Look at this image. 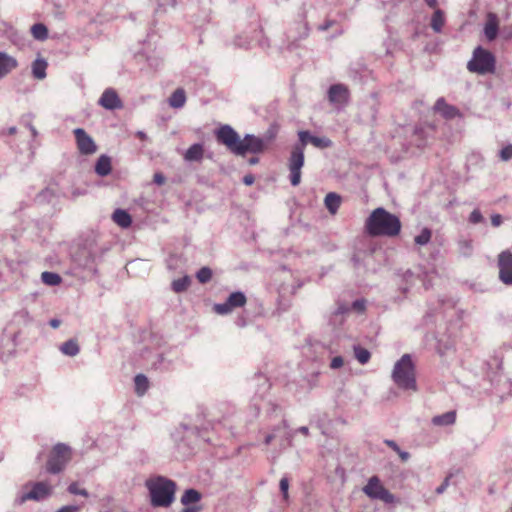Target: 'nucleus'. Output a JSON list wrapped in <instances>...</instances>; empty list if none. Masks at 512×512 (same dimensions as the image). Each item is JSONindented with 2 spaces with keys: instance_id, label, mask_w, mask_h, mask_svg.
Returning a JSON list of instances; mask_svg holds the SVG:
<instances>
[{
  "instance_id": "obj_1",
  "label": "nucleus",
  "mask_w": 512,
  "mask_h": 512,
  "mask_svg": "<svg viewBox=\"0 0 512 512\" xmlns=\"http://www.w3.org/2000/svg\"><path fill=\"white\" fill-rule=\"evenodd\" d=\"M216 140L227 147V149L235 155L244 156L246 153L259 154L262 153L268 142L272 137L267 140L257 137L253 134H246L243 139L239 134L230 126L222 125L215 131Z\"/></svg>"
},
{
  "instance_id": "obj_57",
  "label": "nucleus",
  "mask_w": 512,
  "mask_h": 512,
  "mask_svg": "<svg viewBox=\"0 0 512 512\" xmlns=\"http://www.w3.org/2000/svg\"><path fill=\"white\" fill-rule=\"evenodd\" d=\"M397 454L403 461H407L410 458V454L406 451H402L401 449L397 452Z\"/></svg>"
},
{
  "instance_id": "obj_11",
  "label": "nucleus",
  "mask_w": 512,
  "mask_h": 512,
  "mask_svg": "<svg viewBox=\"0 0 512 512\" xmlns=\"http://www.w3.org/2000/svg\"><path fill=\"white\" fill-rule=\"evenodd\" d=\"M52 493V486L47 482L39 481L32 483V488L26 493H22L18 498L17 502L23 504L28 500L41 501Z\"/></svg>"
},
{
  "instance_id": "obj_10",
  "label": "nucleus",
  "mask_w": 512,
  "mask_h": 512,
  "mask_svg": "<svg viewBox=\"0 0 512 512\" xmlns=\"http://www.w3.org/2000/svg\"><path fill=\"white\" fill-rule=\"evenodd\" d=\"M74 263L81 269L85 270L88 274L97 273L96 254L89 248L79 249L73 257Z\"/></svg>"
},
{
  "instance_id": "obj_7",
  "label": "nucleus",
  "mask_w": 512,
  "mask_h": 512,
  "mask_svg": "<svg viewBox=\"0 0 512 512\" xmlns=\"http://www.w3.org/2000/svg\"><path fill=\"white\" fill-rule=\"evenodd\" d=\"M70 460L71 448L64 443H58L50 452L46 464V470L51 474H58L64 470Z\"/></svg>"
},
{
  "instance_id": "obj_6",
  "label": "nucleus",
  "mask_w": 512,
  "mask_h": 512,
  "mask_svg": "<svg viewBox=\"0 0 512 512\" xmlns=\"http://www.w3.org/2000/svg\"><path fill=\"white\" fill-rule=\"evenodd\" d=\"M496 59L492 52L477 46L472 58L467 63V69L472 73L486 75L495 71Z\"/></svg>"
},
{
  "instance_id": "obj_42",
  "label": "nucleus",
  "mask_w": 512,
  "mask_h": 512,
  "mask_svg": "<svg viewBox=\"0 0 512 512\" xmlns=\"http://www.w3.org/2000/svg\"><path fill=\"white\" fill-rule=\"evenodd\" d=\"M67 490H68V492L70 494H73V495H80V496H83V497H88L89 496L88 491L86 489H84V488H79L78 483H76V482L71 483L68 486Z\"/></svg>"
},
{
  "instance_id": "obj_29",
  "label": "nucleus",
  "mask_w": 512,
  "mask_h": 512,
  "mask_svg": "<svg viewBox=\"0 0 512 512\" xmlns=\"http://www.w3.org/2000/svg\"><path fill=\"white\" fill-rule=\"evenodd\" d=\"M445 24V16L444 12L440 9H437L434 11L432 17H431V28L434 32L440 33L442 31V28Z\"/></svg>"
},
{
  "instance_id": "obj_59",
  "label": "nucleus",
  "mask_w": 512,
  "mask_h": 512,
  "mask_svg": "<svg viewBox=\"0 0 512 512\" xmlns=\"http://www.w3.org/2000/svg\"><path fill=\"white\" fill-rule=\"evenodd\" d=\"M50 326L54 329L58 328L61 324V321L59 319H51L50 322H49Z\"/></svg>"
},
{
  "instance_id": "obj_61",
  "label": "nucleus",
  "mask_w": 512,
  "mask_h": 512,
  "mask_svg": "<svg viewBox=\"0 0 512 512\" xmlns=\"http://www.w3.org/2000/svg\"><path fill=\"white\" fill-rule=\"evenodd\" d=\"M198 511H199V507H195V506L186 507L182 510V512H198Z\"/></svg>"
},
{
  "instance_id": "obj_39",
  "label": "nucleus",
  "mask_w": 512,
  "mask_h": 512,
  "mask_svg": "<svg viewBox=\"0 0 512 512\" xmlns=\"http://www.w3.org/2000/svg\"><path fill=\"white\" fill-rule=\"evenodd\" d=\"M56 196V192L53 188H45L37 195L38 202H51L52 199Z\"/></svg>"
},
{
  "instance_id": "obj_35",
  "label": "nucleus",
  "mask_w": 512,
  "mask_h": 512,
  "mask_svg": "<svg viewBox=\"0 0 512 512\" xmlns=\"http://www.w3.org/2000/svg\"><path fill=\"white\" fill-rule=\"evenodd\" d=\"M432 237V231L429 228H423L421 232L415 236L414 242L418 246H425L427 245Z\"/></svg>"
},
{
  "instance_id": "obj_3",
  "label": "nucleus",
  "mask_w": 512,
  "mask_h": 512,
  "mask_svg": "<svg viewBox=\"0 0 512 512\" xmlns=\"http://www.w3.org/2000/svg\"><path fill=\"white\" fill-rule=\"evenodd\" d=\"M153 507H169L175 500L176 483L164 476H156L146 480Z\"/></svg>"
},
{
  "instance_id": "obj_45",
  "label": "nucleus",
  "mask_w": 512,
  "mask_h": 512,
  "mask_svg": "<svg viewBox=\"0 0 512 512\" xmlns=\"http://www.w3.org/2000/svg\"><path fill=\"white\" fill-rule=\"evenodd\" d=\"M280 491L285 500L288 499L289 480L287 477H282L279 483Z\"/></svg>"
},
{
  "instance_id": "obj_56",
  "label": "nucleus",
  "mask_w": 512,
  "mask_h": 512,
  "mask_svg": "<svg viewBox=\"0 0 512 512\" xmlns=\"http://www.w3.org/2000/svg\"><path fill=\"white\" fill-rule=\"evenodd\" d=\"M154 182L158 185H162L165 182V177L161 173H156L154 175Z\"/></svg>"
},
{
  "instance_id": "obj_22",
  "label": "nucleus",
  "mask_w": 512,
  "mask_h": 512,
  "mask_svg": "<svg viewBox=\"0 0 512 512\" xmlns=\"http://www.w3.org/2000/svg\"><path fill=\"white\" fill-rule=\"evenodd\" d=\"M113 221L121 228H128L132 223L130 214L124 209H116L112 214Z\"/></svg>"
},
{
  "instance_id": "obj_60",
  "label": "nucleus",
  "mask_w": 512,
  "mask_h": 512,
  "mask_svg": "<svg viewBox=\"0 0 512 512\" xmlns=\"http://www.w3.org/2000/svg\"><path fill=\"white\" fill-rule=\"evenodd\" d=\"M299 433L303 434V435H308L309 434V429L307 426H301L298 428L297 430Z\"/></svg>"
},
{
  "instance_id": "obj_41",
  "label": "nucleus",
  "mask_w": 512,
  "mask_h": 512,
  "mask_svg": "<svg viewBox=\"0 0 512 512\" xmlns=\"http://www.w3.org/2000/svg\"><path fill=\"white\" fill-rule=\"evenodd\" d=\"M460 253L466 257L470 256L473 251L472 241L462 240L459 242Z\"/></svg>"
},
{
  "instance_id": "obj_38",
  "label": "nucleus",
  "mask_w": 512,
  "mask_h": 512,
  "mask_svg": "<svg viewBox=\"0 0 512 512\" xmlns=\"http://www.w3.org/2000/svg\"><path fill=\"white\" fill-rule=\"evenodd\" d=\"M196 278L200 283L205 284L211 280L212 270L209 267H202L196 273Z\"/></svg>"
},
{
  "instance_id": "obj_48",
  "label": "nucleus",
  "mask_w": 512,
  "mask_h": 512,
  "mask_svg": "<svg viewBox=\"0 0 512 512\" xmlns=\"http://www.w3.org/2000/svg\"><path fill=\"white\" fill-rule=\"evenodd\" d=\"M343 363H344L343 358L341 356H336V357L332 358L330 367L332 369H339L343 366Z\"/></svg>"
},
{
  "instance_id": "obj_54",
  "label": "nucleus",
  "mask_w": 512,
  "mask_h": 512,
  "mask_svg": "<svg viewBox=\"0 0 512 512\" xmlns=\"http://www.w3.org/2000/svg\"><path fill=\"white\" fill-rule=\"evenodd\" d=\"M384 443L390 447L391 449H393L396 453L400 450V447L398 446V444L393 441V440H385Z\"/></svg>"
},
{
  "instance_id": "obj_44",
  "label": "nucleus",
  "mask_w": 512,
  "mask_h": 512,
  "mask_svg": "<svg viewBox=\"0 0 512 512\" xmlns=\"http://www.w3.org/2000/svg\"><path fill=\"white\" fill-rule=\"evenodd\" d=\"M499 158L504 162L510 161L512 159V144L504 146L499 151Z\"/></svg>"
},
{
  "instance_id": "obj_28",
  "label": "nucleus",
  "mask_w": 512,
  "mask_h": 512,
  "mask_svg": "<svg viewBox=\"0 0 512 512\" xmlns=\"http://www.w3.org/2000/svg\"><path fill=\"white\" fill-rule=\"evenodd\" d=\"M201 493L196 489L190 488L185 490L184 494L181 497V503L184 506H189L190 504L197 503L201 500Z\"/></svg>"
},
{
  "instance_id": "obj_51",
  "label": "nucleus",
  "mask_w": 512,
  "mask_h": 512,
  "mask_svg": "<svg viewBox=\"0 0 512 512\" xmlns=\"http://www.w3.org/2000/svg\"><path fill=\"white\" fill-rule=\"evenodd\" d=\"M309 31H310V29H309L308 23L304 22L303 26H302V31L300 32L298 39L307 38L309 35Z\"/></svg>"
},
{
  "instance_id": "obj_55",
  "label": "nucleus",
  "mask_w": 512,
  "mask_h": 512,
  "mask_svg": "<svg viewBox=\"0 0 512 512\" xmlns=\"http://www.w3.org/2000/svg\"><path fill=\"white\" fill-rule=\"evenodd\" d=\"M255 178L252 174H247L243 177V183L247 186H250L254 183Z\"/></svg>"
},
{
  "instance_id": "obj_52",
  "label": "nucleus",
  "mask_w": 512,
  "mask_h": 512,
  "mask_svg": "<svg viewBox=\"0 0 512 512\" xmlns=\"http://www.w3.org/2000/svg\"><path fill=\"white\" fill-rule=\"evenodd\" d=\"M448 486H449V477H447L443 481V483L436 488V493L437 494H442L447 489Z\"/></svg>"
},
{
  "instance_id": "obj_9",
  "label": "nucleus",
  "mask_w": 512,
  "mask_h": 512,
  "mask_svg": "<svg viewBox=\"0 0 512 512\" xmlns=\"http://www.w3.org/2000/svg\"><path fill=\"white\" fill-rule=\"evenodd\" d=\"M363 492L371 499L381 500L385 504H393L396 497L387 490L380 482L377 476H372L363 487Z\"/></svg>"
},
{
  "instance_id": "obj_14",
  "label": "nucleus",
  "mask_w": 512,
  "mask_h": 512,
  "mask_svg": "<svg viewBox=\"0 0 512 512\" xmlns=\"http://www.w3.org/2000/svg\"><path fill=\"white\" fill-rule=\"evenodd\" d=\"M278 437L281 440L280 441L281 446L285 447V446H290L292 444V433L289 431L286 421H282V423L280 425L276 426L273 429L272 433L267 434L265 437L264 443L266 445H269L272 442V440H274Z\"/></svg>"
},
{
  "instance_id": "obj_16",
  "label": "nucleus",
  "mask_w": 512,
  "mask_h": 512,
  "mask_svg": "<svg viewBox=\"0 0 512 512\" xmlns=\"http://www.w3.org/2000/svg\"><path fill=\"white\" fill-rule=\"evenodd\" d=\"M349 90L343 84H333L328 89V99L336 105H344L348 102Z\"/></svg>"
},
{
  "instance_id": "obj_30",
  "label": "nucleus",
  "mask_w": 512,
  "mask_h": 512,
  "mask_svg": "<svg viewBox=\"0 0 512 512\" xmlns=\"http://www.w3.org/2000/svg\"><path fill=\"white\" fill-rule=\"evenodd\" d=\"M227 301H228V304L231 305L234 309V308L243 307L246 304L247 299L243 292L236 291L229 295V297L227 298Z\"/></svg>"
},
{
  "instance_id": "obj_21",
  "label": "nucleus",
  "mask_w": 512,
  "mask_h": 512,
  "mask_svg": "<svg viewBox=\"0 0 512 512\" xmlns=\"http://www.w3.org/2000/svg\"><path fill=\"white\" fill-rule=\"evenodd\" d=\"M204 155V148L201 143H195L191 145L184 154V159L186 161H201Z\"/></svg>"
},
{
  "instance_id": "obj_32",
  "label": "nucleus",
  "mask_w": 512,
  "mask_h": 512,
  "mask_svg": "<svg viewBox=\"0 0 512 512\" xmlns=\"http://www.w3.org/2000/svg\"><path fill=\"white\" fill-rule=\"evenodd\" d=\"M41 280L46 285L57 286L61 283L62 278L55 272L45 271L41 274Z\"/></svg>"
},
{
  "instance_id": "obj_24",
  "label": "nucleus",
  "mask_w": 512,
  "mask_h": 512,
  "mask_svg": "<svg viewBox=\"0 0 512 512\" xmlns=\"http://www.w3.org/2000/svg\"><path fill=\"white\" fill-rule=\"evenodd\" d=\"M456 420V413L454 411H448L441 415L434 416L432 418V423L435 426H449L454 424Z\"/></svg>"
},
{
  "instance_id": "obj_37",
  "label": "nucleus",
  "mask_w": 512,
  "mask_h": 512,
  "mask_svg": "<svg viewBox=\"0 0 512 512\" xmlns=\"http://www.w3.org/2000/svg\"><path fill=\"white\" fill-rule=\"evenodd\" d=\"M314 147L319 149H325L332 146V141L327 137L314 136L311 138V143Z\"/></svg>"
},
{
  "instance_id": "obj_64",
  "label": "nucleus",
  "mask_w": 512,
  "mask_h": 512,
  "mask_svg": "<svg viewBox=\"0 0 512 512\" xmlns=\"http://www.w3.org/2000/svg\"><path fill=\"white\" fill-rule=\"evenodd\" d=\"M259 162V158L258 157H251L249 160H248V163L250 165H255Z\"/></svg>"
},
{
  "instance_id": "obj_13",
  "label": "nucleus",
  "mask_w": 512,
  "mask_h": 512,
  "mask_svg": "<svg viewBox=\"0 0 512 512\" xmlns=\"http://www.w3.org/2000/svg\"><path fill=\"white\" fill-rule=\"evenodd\" d=\"M73 133L77 148L82 155H91L97 151L94 140L83 128H76Z\"/></svg>"
},
{
  "instance_id": "obj_43",
  "label": "nucleus",
  "mask_w": 512,
  "mask_h": 512,
  "mask_svg": "<svg viewBox=\"0 0 512 512\" xmlns=\"http://www.w3.org/2000/svg\"><path fill=\"white\" fill-rule=\"evenodd\" d=\"M468 221H469V223L476 225V224L485 222V218L483 217V215L479 209H474L470 213Z\"/></svg>"
},
{
  "instance_id": "obj_47",
  "label": "nucleus",
  "mask_w": 512,
  "mask_h": 512,
  "mask_svg": "<svg viewBox=\"0 0 512 512\" xmlns=\"http://www.w3.org/2000/svg\"><path fill=\"white\" fill-rule=\"evenodd\" d=\"M336 24V21L335 20H331V19H326L322 24H320L317 29L321 32H324L328 29H330L331 27H333L334 25Z\"/></svg>"
},
{
  "instance_id": "obj_26",
  "label": "nucleus",
  "mask_w": 512,
  "mask_h": 512,
  "mask_svg": "<svg viewBox=\"0 0 512 512\" xmlns=\"http://www.w3.org/2000/svg\"><path fill=\"white\" fill-rule=\"evenodd\" d=\"M324 203L327 210L331 214H335L341 204V197L337 193L330 192L325 196Z\"/></svg>"
},
{
  "instance_id": "obj_25",
  "label": "nucleus",
  "mask_w": 512,
  "mask_h": 512,
  "mask_svg": "<svg viewBox=\"0 0 512 512\" xmlns=\"http://www.w3.org/2000/svg\"><path fill=\"white\" fill-rule=\"evenodd\" d=\"M47 61L43 58H37L32 63V74L34 78L42 80L46 77Z\"/></svg>"
},
{
  "instance_id": "obj_40",
  "label": "nucleus",
  "mask_w": 512,
  "mask_h": 512,
  "mask_svg": "<svg viewBox=\"0 0 512 512\" xmlns=\"http://www.w3.org/2000/svg\"><path fill=\"white\" fill-rule=\"evenodd\" d=\"M213 309L219 315H227L233 310V307L226 300L224 303L215 304Z\"/></svg>"
},
{
  "instance_id": "obj_50",
  "label": "nucleus",
  "mask_w": 512,
  "mask_h": 512,
  "mask_svg": "<svg viewBox=\"0 0 512 512\" xmlns=\"http://www.w3.org/2000/svg\"><path fill=\"white\" fill-rule=\"evenodd\" d=\"M503 222V218L500 214H493L491 216V224L494 226V227H499Z\"/></svg>"
},
{
  "instance_id": "obj_34",
  "label": "nucleus",
  "mask_w": 512,
  "mask_h": 512,
  "mask_svg": "<svg viewBox=\"0 0 512 512\" xmlns=\"http://www.w3.org/2000/svg\"><path fill=\"white\" fill-rule=\"evenodd\" d=\"M135 391L138 395H143L148 389V379L143 374H138L134 378Z\"/></svg>"
},
{
  "instance_id": "obj_33",
  "label": "nucleus",
  "mask_w": 512,
  "mask_h": 512,
  "mask_svg": "<svg viewBox=\"0 0 512 512\" xmlns=\"http://www.w3.org/2000/svg\"><path fill=\"white\" fill-rule=\"evenodd\" d=\"M190 282L191 280L187 275L178 278L172 282V290L176 293H182L188 289Z\"/></svg>"
},
{
  "instance_id": "obj_27",
  "label": "nucleus",
  "mask_w": 512,
  "mask_h": 512,
  "mask_svg": "<svg viewBox=\"0 0 512 512\" xmlns=\"http://www.w3.org/2000/svg\"><path fill=\"white\" fill-rule=\"evenodd\" d=\"M60 351L69 357H74L80 352V347L75 339H69L61 344Z\"/></svg>"
},
{
  "instance_id": "obj_20",
  "label": "nucleus",
  "mask_w": 512,
  "mask_h": 512,
  "mask_svg": "<svg viewBox=\"0 0 512 512\" xmlns=\"http://www.w3.org/2000/svg\"><path fill=\"white\" fill-rule=\"evenodd\" d=\"M111 158L105 154L101 155L95 164V172L101 177H105L111 173Z\"/></svg>"
},
{
  "instance_id": "obj_18",
  "label": "nucleus",
  "mask_w": 512,
  "mask_h": 512,
  "mask_svg": "<svg viewBox=\"0 0 512 512\" xmlns=\"http://www.w3.org/2000/svg\"><path fill=\"white\" fill-rule=\"evenodd\" d=\"M434 109L446 119H453L459 114L458 109L455 106L447 104L444 98H439L436 101Z\"/></svg>"
},
{
  "instance_id": "obj_19",
  "label": "nucleus",
  "mask_w": 512,
  "mask_h": 512,
  "mask_svg": "<svg viewBox=\"0 0 512 512\" xmlns=\"http://www.w3.org/2000/svg\"><path fill=\"white\" fill-rule=\"evenodd\" d=\"M17 66L18 62L14 57L0 52V79L9 74Z\"/></svg>"
},
{
  "instance_id": "obj_31",
  "label": "nucleus",
  "mask_w": 512,
  "mask_h": 512,
  "mask_svg": "<svg viewBox=\"0 0 512 512\" xmlns=\"http://www.w3.org/2000/svg\"><path fill=\"white\" fill-rule=\"evenodd\" d=\"M31 33L36 40L44 41L48 37V29L42 23H36L31 27Z\"/></svg>"
},
{
  "instance_id": "obj_58",
  "label": "nucleus",
  "mask_w": 512,
  "mask_h": 512,
  "mask_svg": "<svg viewBox=\"0 0 512 512\" xmlns=\"http://www.w3.org/2000/svg\"><path fill=\"white\" fill-rule=\"evenodd\" d=\"M135 135H136V137H138L142 141L148 140V136H147V134L144 131L138 130L135 133Z\"/></svg>"
},
{
  "instance_id": "obj_36",
  "label": "nucleus",
  "mask_w": 512,
  "mask_h": 512,
  "mask_svg": "<svg viewBox=\"0 0 512 512\" xmlns=\"http://www.w3.org/2000/svg\"><path fill=\"white\" fill-rule=\"evenodd\" d=\"M354 353H355L356 359L361 364H366L371 357L370 352L367 349L360 347V346L354 347Z\"/></svg>"
},
{
  "instance_id": "obj_15",
  "label": "nucleus",
  "mask_w": 512,
  "mask_h": 512,
  "mask_svg": "<svg viewBox=\"0 0 512 512\" xmlns=\"http://www.w3.org/2000/svg\"><path fill=\"white\" fill-rule=\"evenodd\" d=\"M98 103L107 110H115L123 107V103L117 92L112 88H107L102 93Z\"/></svg>"
},
{
  "instance_id": "obj_12",
  "label": "nucleus",
  "mask_w": 512,
  "mask_h": 512,
  "mask_svg": "<svg viewBox=\"0 0 512 512\" xmlns=\"http://www.w3.org/2000/svg\"><path fill=\"white\" fill-rule=\"evenodd\" d=\"M499 279L506 285H512V253L502 251L498 255Z\"/></svg>"
},
{
  "instance_id": "obj_5",
  "label": "nucleus",
  "mask_w": 512,
  "mask_h": 512,
  "mask_svg": "<svg viewBox=\"0 0 512 512\" xmlns=\"http://www.w3.org/2000/svg\"><path fill=\"white\" fill-rule=\"evenodd\" d=\"M391 377L400 389L417 390L415 365L410 354H404L394 364Z\"/></svg>"
},
{
  "instance_id": "obj_46",
  "label": "nucleus",
  "mask_w": 512,
  "mask_h": 512,
  "mask_svg": "<svg viewBox=\"0 0 512 512\" xmlns=\"http://www.w3.org/2000/svg\"><path fill=\"white\" fill-rule=\"evenodd\" d=\"M366 302L364 299H356L352 303V308L359 313H362L365 310Z\"/></svg>"
},
{
  "instance_id": "obj_62",
  "label": "nucleus",
  "mask_w": 512,
  "mask_h": 512,
  "mask_svg": "<svg viewBox=\"0 0 512 512\" xmlns=\"http://www.w3.org/2000/svg\"><path fill=\"white\" fill-rule=\"evenodd\" d=\"M424 1L430 8H435L437 6V0H424Z\"/></svg>"
},
{
  "instance_id": "obj_17",
  "label": "nucleus",
  "mask_w": 512,
  "mask_h": 512,
  "mask_svg": "<svg viewBox=\"0 0 512 512\" xmlns=\"http://www.w3.org/2000/svg\"><path fill=\"white\" fill-rule=\"evenodd\" d=\"M499 30L498 17L494 13H488L487 20L484 25V34L488 41L496 39Z\"/></svg>"
},
{
  "instance_id": "obj_4",
  "label": "nucleus",
  "mask_w": 512,
  "mask_h": 512,
  "mask_svg": "<svg viewBox=\"0 0 512 512\" xmlns=\"http://www.w3.org/2000/svg\"><path fill=\"white\" fill-rule=\"evenodd\" d=\"M314 135L308 130L298 132L299 143L292 147L290 157L288 159V168L290 171V183L292 186H298L301 182V169L304 165V148L311 143Z\"/></svg>"
},
{
  "instance_id": "obj_8",
  "label": "nucleus",
  "mask_w": 512,
  "mask_h": 512,
  "mask_svg": "<svg viewBox=\"0 0 512 512\" xmlns=\"http://www.w3.org/2000/svg\"><path fill=\"white\" fill-rule=\"evenodd\" d=\"M172 437L179 448L187 447L188 449H191L198 438L208 441L202 435L198 426H192L185 423H181L179 425L172 434Z\"/></svg>"
},
{
  "instance_id": "obj_53",
  "label": "nucleus",
  "mask_w": 512,
  "mask_h": 512,
  "mask_svg": "<svg viewBox=\"0 0 512 512\" xmlns=\"http://www.w3.org/2000/svg\"><path fill=\"white\" fill-rule=\"evenodd\" d=\"M77 510H78L77 506L68 505V506L61 507L56 512H76Z\"/></svg>"
},
{
  "instance_id": "obj_23",
  "label": "nucleus",
  "mask_w": 512,
  "mask_h": 512,
  "mask_svg": "<svg viewBox=\"0 0 512 512\" xmlns=\"http://www.w3.org/2000/svg\"><path fill=\"white\" fill-rule=\"evenodd\" d=\"M168 102L172 108H176V109L182 108L186 102V93H185L184 89H182V88L176 89L169 97Z\"/></svg>"
},
{
  "instance_id": "obj_2",
  "label": "nucleus",
  "mask_w": 512,
  "mask_h": 512,
  "mask_svg": "<svg viewBox=\"0 0 512 512\" xmlns=\"http://www.w3.org/2000/svg\"><path fill=\"white\" fill-rule=\"evenodd\" d=\"M365 229L371 236L394 237L401 231V221L395 214L378 207L366 219Z\"/></svg>"
},
{
  "instance_id": "obj_49",
  "label": "nucleus",
  "mask_w": 512,
  "mask_h": 512,
  "mask_svg": "<svg viewBox=\"0 0 512 512\" xmlns=\"http://www.w3.org/2000/svg\"><path fill=\"white\" fill-rule=\"evenodd\" d=\"M349 311V307L346 304H338V307L334 311L333 315L334 317L344 315Z\"/></svg>"
},
{
  "instance_id": "obj_63",
  "label": "nucleus",
  "mask_w": 512,
  "mask_h": 512,
  "mask_svg": "<svg viewBox=\"0 0 512 512\" xmlns=\"http://www.w3.org/2000/svg\"><path fill=\"white\" fill-rule=\"evenodd\" d=\"M352 261L354 262V265L357 267L360 264V258L357 254H354L352 257Z\"/></svg>"
}]
</instances>
